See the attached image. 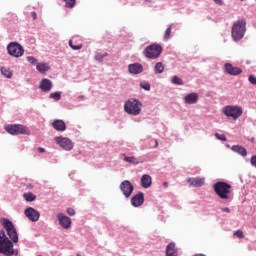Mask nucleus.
<instances>
[{
	"label": "nucleus",
	"instance_id": "44",
	"mask_svg": "<svg viewBox=\"0 0 256 256\" xmlns=\"http://www.w3.org/2000/svg\"><path fill=\"white\" fill-rule=\"evenodd\" d=\"M31 17H33L34 20L37 19V12H31Z\"/></svg>",
	"mask_w": 256,
	"mask_h": 256
},
{
	"label": "nucleus",
	"instance_id": "8",
	"mask_svg": "<svg viewBox=\"0 0 256 256\" xmlns=\"http://www.w3.org/2000/svg\"><path fill=\"white\" fill-rule=\"evenodd\" d=\"M7 52L10 57H15L16 59L25 55V49H23V46L18 42H10L7 45Z\"/></svg>",
	"mask_w": 256,
	"mask_h": 256
},
{
	"label": "nucleus",
	"instance_id": "34",
	"mask_svg": "<svg viewBox=\"0 0 256 256\" xmlns=\"http://www.w3.org/2000/svg\"><path fill=\"white\" fill-rule=\"evenodd\" d=\"M64 1H66L65 6L68 9H73V7H75L76 0H64Z\"/></svg>",
	"mask_w": 256,
	"mask_h": 256
},
{
	"label": "nucleus",
	"instance_id": "4",
	"mask_svg": "<svg viewBox=\"0 0 256 256\" xmlns=\"http://www.w3.org/2000/svg\"><path fill=\"white\" fill-rule=\"evenodd\" d=\"M214 192L220 199H230L231 197V184L223 181H218L213 185Z\"/></svg>",
	"mask_w": 256,
	"mask_h": 256
},
{
	"label": "nucleus",
	"instance_id": "3",
	"mask_svg": "<svg viewBox=\"0 0 256 256\" xmlns=\"http://www.w3.org/2000/svg\"><path fill=\"white\" fill-rule=\"evenodd\" d=\"M0 253L7 256L18 254L13 248V242L9 240V237H7V234L3 230L0 232Z\"/></svg>",
	"mask_w": 256,
	"mask_h": 256
},
{
	"label": "nucleus",
	"instance_id": "45",
	"mask_svg": "<svg viewBox=\"0 0 256 256\" xmlns=\"http://www.w3.org/2000/svg\"><path fill=\"white\" fill-rule=\"evenodd\" d=\"M38 153H45V148L39 147L38 148Z\"/></svg>",
	"mask_w": 256,
	"mask_h": 256
},
{
	"label": "nucleus",
	"instance_id": "39",
	"mask_svg": "<svg viewBox=\"0 0 256 256\" xmlns=\"http://www.w3.org/2000/svg\"><path fill=\"white\" fill-rule=\"evenodd\" d=\"M250 163H251L252 167H254L256 169V155L251 157Z\"/></svg>",
	"mask_w": 256,
	"mask_h": 256
},
{
	"label": "nucleus",
	"instance_id": "40",
	"mask_svg": "<svg viewBox=\"0 0 256 256\" xmlns=\"http://www.w3.org/2000/svg\"><path fill=\"white\" fill-rule=\"evenodd\" d=\"M234 235H236V237H238L239 239H243V231L241 230L236 231Z\"/></svg>",
	"mask_w": 256,
	"mask_h": 256
},
{
	"label": "nucleus",
	"instance_id": "5",
	"mask_svg": "<svg viewBox=\"0 0 256 256\" xmlns=\"http://www.w3.org/2000/svg\"><path fill=\"white\" fill-rule=\"evenodd\" d=\"M222 113L228 118L237 121L243 115V107L239 105H227L222 109Z\"/></svg>",
	"mask_w": 256,
	"mask_h": 256
},
{
	"label": "nucleus",
	"instance_id": "15",
	"mask_svg": "<svg viewBox=\"0 0 256 256\" xmlns=\"http://www.w3.org/2000/svg\"><path fill=\"white\" fill-rule=\"evenodd\" d=\"M145 203V194L143 192H138L131 198L132 207H141Z\"/></svg>",
	"mask_w": 256,
	"mask_h": 256
},
{
	"label": "nucleus",
	"instance_id": "38",
	"mask_svg": "<svg viewBox=\"0 0 256 256\" xmlns=\"http://www.w3.org/2000/svg\"><path fill=\"white\" fill-rule=\"evenodd\" d=\"M249 83H251V85H256V76L255 75H250L248 77Z\"/></svg>",
	"mask_w": 256,
	"mask_h": 256
},
{
	"label": "nucleus",
	"instance_id": "33",
	"mask_svg": "<svg viewBox=\"0 0 256 256\" xmlns=\"http://www.w3.org/2000/svg\"><path fill=\"white\" fill-rule=\"evenodd\" d=\"M140 87L144 89V91H151V84L149 82H141Z\"/></svg>",
	"mask_w": 256,
	"mask_h": 256
},
{
	"label": "nucleus",
	"instance_id": "36",
	"mask_svg": "<svg viewBox=\"0 0 256 256\" xmlns=\"http://www.w3.org/2000/svg\"><path fill=\"white\" fill-rule=\"evenodd\" d=\"M26 59L28 63H30V65H37V58L33 56H28Z\"/></svg>",
	"mask_w": 256,
	"mask_h": 256
},
{
	"label": "nucleus",
	"instance_id": "31",
	"mask_svg": "<svg viewBox=\"0 0 256 256\" xmlns=\"http://www.w3.org/2000/svg\"><path fill=\"white\" fill-rule=\"evenodd\" d=\"M172 85H185L183 79L179 78V76H173L171 80Z\"/></svg>",
	"mask_w": 256,
	"mask_h": 256
},
{
	"label": "nucleus",
	"instance_id": "12",
	"mask_svg": "<svg viewBox=\"0 0 256 256\" xmlns=\"http://www.w3.org/2000/svg\"><path fill=\"white\" fill-rule=\"evenodd\" d=\"M24 215L29 219V221H32V223H36V221H39V218L41 217V213L37 211L33 207H28L24 211Z\"/></svg>",
	"mask_w": 256,
	"mask_h": 256
},
{
	"label": "nucleus",
	"instance_id": "42",
	"mask_svg": "<svg viewBox=\"0 0 256 256\" xmlns=\"http://www.w3.org/2000/svg\"><path fill=\"white\" fill-rule=\"evenodd\" d=\"M223 213H231V209L229 207L222 208Z\"/></svg>",
	"mask_w": 256,
	"mask_h": 256
},
{
	"label": "nucleus",
	"instance_id": "24",
	"mask_svg": "<svg viewBox=\"0 0 256 256\" xmlns=\"http://www.w3.org/2000/svg\"><path fill=\"white\" fill-rule=\"evenodd\" d=\"M36 69L39 73H47L49 71L50 67L47 63H38L36 65Z\"/></svg>",
	"mask_w": 256,
	"mask_h": 256
},
{
	"label": "nucleus",
	"instance_id": "2",
	"mask_svg": "<svg viewBox=\"0 0 256 256\" xmlns=\"http://www.w3.org/2000/svg\"><path fill=\"white\" fill-rule=\"evenodd\" d=\"M142 109L143 103L137 98H129L124 103V111L127 113V115L137 117V115H141Z\"/></svg>",
	"mask_w": 256,
	"mask_h": 256
},
{
	"label": "nucleus",
	"instance_id": "29",
	"mask_svg": "<svg viewBox=\"0 0 256 256\" xmlns=\"http://www.w3.org/2000/svg\"><path fill=\"white\" fill-rule=\"evenodd\" d=\"M61 95L62 92L61 91H57V92H52L49 94V99H53V101H61Z\"/></svg>",
	"mask_w": 256,
	"mask_h": 256
},
{
	"label": "nucleus",
	"instance_id": "1",
	"mask_svg": "<svg viewBox=\"0 0 256 256\" xmlns=\"http://www.w3.org/2000/svg\"><path fill=\"white\" fill-rule=\"evenodd\" d=\"M245 33H247V21L245 19H240L233 23L231 37L235 43L241 41L245 37Z\"/></svg>",
	"mask_w": 256,
	"mask_h": 256
},
{
	"label": "nucleus",
	"instance_id": "46",
	"mask_svg": "<svg viewBox=\"0 0 256 256\" xmlns=\"http://www.w3.org/2000/svg\"><path fill=\"white\" fill-rule=\"evenodd\" d=\"M163 187L167 189V187H169V182H163Z\"/></svg>",
	"mask_w": 256,
	"mask_h": 256
},
{
	"label": "nucleus",
	"instance_id": "20",
	"mask_svg": "<svg viewBox=\"0 0 256 256\" xmlns=\"http://www.w3.org/2000/svg\"><path fill=\"white\" fill-rule=\"evenodd\" d=\"M153 183V179L151 178V176L149 174H144L141 177V187H143L144 189H149V187H151Z\"/></svg>",
	"mask_w": 256,
	"mask_h": 256
},
{
	"label": "nucleus",
	"instance_id": "48",
	"mask_svg": "<svg viewBox=\"0 0 256 256\" xmlns=\"http://www.w3.org/2000/svg\"><path fill=\"white\" fill-rule=\"evenodd\" d=\"M84 96H80V99H83Z\"/></svg>",
	"mask_w": 256,
	"mask_h": 256
},
{
	"label": "nucleus",
	"instance_id": "32",
	"mask_svg": "<svg viewBox=\"0 0 256 256\" xmlns=\"http://www.w3.org/2000/svg\"><path fill=\"white\" fill-rule=\"evenodd\" d=\"M69 47H71V49H73V51H79V50L83 49V45H81V44L73 45V40H69Z\"/></svg>",
	"mask_w": 256,
	"mask_h": 256
},
{
	"label": "nucleus",
	"instance_id": "22",
	"mask_svg": "<svg viewBox=\"0 0 256 256\" xmlns=\"http://www.w3.org/2000/svg\"><path fill=\"white\" fill-rule=\"evenodd\" d=\"M231 150L234 153H237V155H240L241 157H247V149L241 145H233L231 147Z\"/></svg>",
	"mask_w": 256,
	"mask_h": 256
},
{
	"label": "nucleus",
	"instance_id": "27",
	"mask_svg": "<svg viewBox=\"0 0 256 256\" xmlns=\"http://www.w3.org/2000/svg\"><path fill=\"white\" fill-rule=\"evenodd\" d=\"M23 197L25 201H28V203H33V201L37 199V196L32 192L24 193Z\"/></svg>",
	"mask_w": 256,
	"mask_h": 256
},
{
	"label": "nucleus",
	"instance_id": "10",
	"mask_svg": "<svg viewBox=\"0 0 256 256\" xmlns=\"http://www.w3.org/2000/svg\"><path fill=\"white\" fill-rule=\"evenodd\" d=\"M55 142L59 145L64 151H71L74 147L73 141L67 137L57 136L55 137Z\"/></svg>",
	"mask_w": 256,
	"mask_h": 256
},
{
	"label": "nucleus",
	"instance_id": "17",
	"mask_svg": "<svg viewBox=\"0 0 256 256\" xmlns=\"http://www.w3.org/2000/svg\"><path fill=\"white\" fill-rule=\"evenodd\" d=\"M199 101V94L192 92L184 96V103L186 105H195Z\"/></svg>",
	"mask_w": 256,
	"mask_h": 256
},
{
	"label": "nucleus",
	"instance_id": "23",
	"mask_svg": "<svg viewBox=\"0 0 256 256\" xmlns=\"http://www.w3.org/2000/svg\"><path fill=\"white\" fill-rule=\"evenodd\" d=\"M167 256H177V250L175 249V242H171L166 247Z\"/></svg>",
	"mask_w": 256,
	"mask_h": 256
},
{
	"label": "nucleus",
	"instance_id": "30",
	"mask_svg": "<svg viewBox=\"0 0 256 256\" xmlns=\"http://www.w3.org/2000/svg\"><path fill=\"white\" fill-rule=\"evenodd\" d=\"M124 161L126 163H131L132 165H139V160L135 156H126Z\"/></svg>",
	"mask_w": 256,
	"mask_h": 256
},
{
	"label": "nucleus",
	"instance_id": "25",
	"mask_svg": "<svg viewBox=\"0 0 256 256\" xmlns=\"http://www.w3.org/2000/svg\"><path fill=\"white\" fill-rule=\"evenodd\" d=\"M163 71H165V66L163 65V62H157L154 66L155 75H161Z\"/></svg>",
	"mask_w": 256,
	"mask_h": 256
},
{
	"label": "nucleus",
	"instance_id": "13",
	"mask_svg": "<svg viewBox=\"0 0 256 256\" xmlns=\"http://www.w3.org/2000/svg\"><path fill=\"white\" fill-rule=\"evenodd\" d=\"M224 70L227 75H232L233 77L241 75V73H243V69L236 67L231 63H225Z\"/></svg>",
	"mask_w": 256,
	"mask_h": 256
},
{
	"label": "nucleus",
	"instance_id": "49",
	"mask_svg": "<svg viewBox=\"0 0 256 256\" xmlns=\"http://www.w3.org/2000/svg\"><path fill=\"white\" fill-rule=\"evenodd\" d=\"M156 145H158V142L156 141Z\"/></svg>",
	"mask_w": 256,
	"mask_h": 256
},
{
	"label": "nucleus",
	"instance_id": "11",
	"mask_svg": "<svg viewBox=\"0 0 256 256\" xmlns=\"http://www.w3.org/2000/svg\"><path fill=\"white\" fill-rule=\"evenodd\" d=\"M134 189L135 187L133 186V184H131V181L129 180H124L120 184V191L123 193L126 199H129V197H131V194L133 193Z\"/></svg>",
	"mask_w": 256,
	"mask_h": 256
},
{
	"label": "nucleus",
	"instance_id": "9",
	"mask_svg": "<svg viewBox=\"0 0 256 256\" xmlns=\"http://www.w3.org/2000/svg\"><path fill=\"white\" fill-rule=\"evenodd\" d=\"M5 131L10 135H29V129L22 124H8L5 126Z\"/></svg>",
	"mask_w": 256,
	"mask_h": 256
},
{
	"label": "nucleus",
	"instance_id": "26",
	"mask_svg": "<svg viewBox=\"0 0 256 256\" xmlns=\"http://www.w3.org/2000/svg\"><path fill=\"white\" fill-rule=\"evenodd\" d=\"M105 57H109V53H107V52H104V53L96 52L94 59H95V61H98V63H103V59H105Z\"/></svg>",
	"mask_w": 256,
	"mask_h": 256
},
{
	"label": "nucleus",
	"instance_id": "21",
	"mask_svg": "<svg viewBox=\"0 0 256 256\" xmlns=\"http://www.w3.org/2000/svg\"><path fill=\"white\" fill-rule=\"evenodd\" d=\"M52 127L53 129H55V131L67 130V125L65 124V121L59 119L54 120V122L52 123Z\"/></svg>",
	"mask_w": 256,
	"mask_h": 256
},
{
	"label": "nucleus",
	"instance_id": "28",
	"mask_svg": "<svg viewBox=\"0 0 256 256\" xmlns=\"http://www.w3.org/2000/svg\"><path fill=\"white\" fill-rule=\"evenodd\" d=\"M2 75L4 77H6V79H11V77H13V72H11V70L9 68H6V67H2L0 69Z\"/></svg>",
	"mask_w": 256,
	"mask_h": 256
},
{
	"label": "nucleus",
	"instance_id": "35",
	"mask_svg": "<svg viewBox=\"0 0 256 256\" xmlns=\"http://www.w3.org/2000/svg\"><path fill=\"white\" fill-rule=\"evenodd\" d=\"M214 135L219 141H227V136H225V134H219V132H215Z\"/></svg>",
	"mask_w": 256,
	"mask_h": 256
},
{
	"label": "nucleus",
	"instance_id": "19",
	"mask_svg": "<svg viewBox=\"0 0 256 256\" xmlns=\"http://www.w3.org/2000/svg\"><path fill=\"white\" fill-rule=\"evenodd\" d=\"M187 183H189V185L192 187H203V185H205V178H188Z\"/></svg>",
	"mask_w": 256,
	"mask_h": 256
},
{
	"label": "nucleus",
	"instance_id": "18",
	"mask_svg": "<svg viewBox=\"0 0 256 256\" xmlns=\"http://www.w3.org/2000/svg\"><path fill=\"white\" fill-rule=\"evenodd\" d=\"M128 71L131 75H139L143 71V65L141 63L129 64Z\"/></svg>",
	"mask_w": 256,
	"mask_h": 256
},
{
	"label": "nucleus",
	"instance_id": "16",
	"mask_svg": "<svg viewBox=\"0 0 256 256\" xmlns=\"http://www.w3.org/2000/svg\"><path fill=\"white\" fill-rule=\"evenodd\" d=\"M39 89H41L43 93H49L51 89H53V82L50 79L43 78L39 83Z\"/></svg>",
	"mask_w": 256,
	"mask_h": 256
},
{
	"label": "nucleus",
	"instance_id": "41",
	"mask_svg": "<svg viewBox=\"0 0 256 256\" xmlns=\"http://www.w3.org/2000/svg\"><path fill=\"white\" fill-rule=\"evenodd\" d=\"M67 213L70 215V217L75 216V209L73 208H68L67 209Z\"/></svg>",
	"mask_w": 256,
	"mask_h": 256
},
{
	"label": "nucleus",
	"instance_id": "43",
	"mask_svg": "<svg viewBox=\"0 0 256 256\" xmlns=\"http://www.w3.org/2000/svg\"><path fill=\"white\" fill-rule=\"evenodd\" d=\"M214 3H216V5H223V0H214Z\"/></svg>",
	"mask_w": 256,
	"mask_h": 256
},
{
	"label": "nucleus",
	"instance_id": "14",
	"mask_svg": "<svg viewBox=\"0 0 256 256\" xmlns=\"http://www.w3.org/2000/svg\"><path fill=\"white\" fill-rule=\"evenodd\" d=\"M57 219L59 221V225L62 227V229H71V218L69 216H66L63 213L57 214Z\"/></svg>",
	"mask_w": 256,
	"mask_h": 256
},
{
	"label": "nucleus",
	"instance_id": "47",
	"mask_svg": "<svg viewBox=\"0 0 256 256\" xmlns=\"http://www.w3.org/2000/svg\"><path fill=\"white\" fill-rule=\"evenodd\" d=\"M226 147H231L229 144H226Z\"/></svg>",
	"mask_w": 256,
	"mask_h": 256
},
{
	"label": "nucleus",
	"instance_id": "37",
	"mask_svg": "<svg viewBox=\"0 0 256 256\" xmlns=\"http://www.w3.org/2000/svg\"><path fill=\"white\" fill-rule=\"evenodd\" d=\"M171 35V26H169L164 33V40L167 41Z\"/></svg>",
	"mask_w": 256,
	"mask_h": 256
},
{
	"label": "nucleus",
	"instance_id": "7",
	"mask_svg": "<svg viewBox=\"0 0 256 256\" xmlns=\"http://www.w3.org/2000/svg\"><path fill=\"white\" fill-rule=\"evenodd\" d=\"M163 53V47L159 44H151L143 50V55L146 59H158Z\"/></svg>",
	"mask_w": 256,
	"mask_h": 256
},
{
	"label": "nucleus",
	"instance_id": "6",
	"mask_svg": "<svg viewBox=\"0 0 256 256\" xmlns=\"http://www.w3.org/2000/svg\"><path fill=\"white\" fill-rule=\"evenodd\" d=\"M1 224L3 225L4 229L7 231V235L12 243L19 242V235L17 234V229H15V225L11 220L8 218H3L1 220Z\"/></svg>",
	"mask_w": 256,
	"mask_h": 256
}]
</instances>
